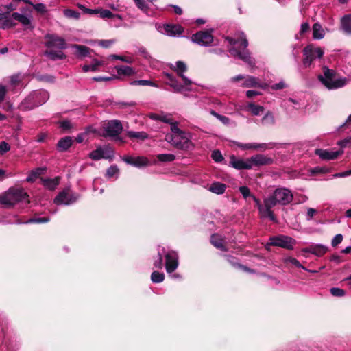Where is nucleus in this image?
I'll list each match as a JSON object with an SVG mask.
<instances>
[{
    "label": "nucleus",
    "instance_id": "nucleus-48",
    "mask_svg": "<svg viewBox=\"0 0 351 351\" xmlns=\"http://www.w3.org/2000/svg\"><path fill=\"white\" fill-rule=\"evenodd\" d=\"M136 7L144 13L147 14L149 5L147 3V0H134Z\"/></svg>",
    "mask_w": 351,
    "mask_h": 351
},
{
    "label": "nucleus",
    "instance_id": "nucleus-8",
    "mask_svg": "<svg viewBox=\"0 0 351 351\" xmlns=\"http://www.w3.org/2000/svg\"><path fill=\"white\" fill-rule=\"evenodd\" d=\"M230 81L232 83L242 81L241 86L243 88H261L266 89L268 86L267 84L261 82L258 78L252 75L239 74L231 77Z\"/></svg>",
    "mask_w": 351,
    "mask_h": 351
},
{
    "label": "nucleus",
    "instance_id": "nucleus-30",
    "mask_svg": "<svg viewBox=\"0 0 351 351\" xmlns=\"http://www.w3.org/2000/svg\"><path fill=\"white\" fill-rule=\"evenodd\" d=\"M341 29L346 34H351V14L344 15L341 18Z\"/></svg>",
    "mask_w": 351,
    "mask_h": 351
},
{
    "label": "nucleus",
    "instance_id": "nucleus-37",
    "mask_svg": "<svg viewBox=\"0 0 351 351\" xmlns=\"http://www.w3.org/2000/svg\"><path fill=\"white\" fill-rule=\"evenodd\" d=\"M115 69L119 75L131 76L135 73V71L128 66H116Z\"/></svg>",
    "mask_w": 351,
    "mask_h": 351
},
{
    "label": "nucleus",
    "instance_id": "nucleus-21",
    "mask_svg": "<svg viewBox=\"0 0 351 351\" xmlns=\"http://www.w3.org/2000/svg\"><path fill=\"white\" fill-rule=\"evenodd\" d=\"M230 165L238 170L251 169L252 165H250L249 158L246 160L237 158L235 156L232 155L230 158Z\"/></svg>",
    "mask_w": 351,
    "mask_h": 351
},
{
    "label": "nucleus",
    "instance_id": "nucleus-58",
    "mask_svg": "<svg viewBox=\"0 0 351 351\" xmlns=\"http://www.w3.org/2000/svg\"><path fill=\"white\" fill-rule=\"evenodd\" d=\"M211 158L213 160H215L217 162H219L223 160V157L219 150H214L212 152Z\"/></svg>",
    "mask_w": 351,
    "mask_h": 351
},
{
    "label": "nucleus",
    "instance_id": "nucleus-33",
    "mask_svg": "<svg viewBox=\"0 0 351 351\" xmlns=\"http://www.w3.org/2000/svg\"><path fill=\"white\" fill-rule=\"evenodd\" d=\"M73 49H75V54L78 58H84L90 56V49L84 45H73Z\"/></svg>",
    "mask_w": 351,
    "mask_h": 351
},
{
    "label": "nucleus",
    "instance_id": "nucleus-41",
    "mask_svg": "<svg viewBox=\"0 0 351 351\" xmlns=\"http://www.w3.org/2000/svg\"><path fill=\"white\" fill-rule=\"evenodd\" d=\"M99 16L101 19H112V18H117L119 19L120 21L123 20V17L120 14H114L111 11L108 10H104V9H99Z\"/></svg>",
    "mask_w": 351,
    "mask_h": 351
},
{
    "label": "nucleus",
    "instance_id": "nucleus-19",
    "mask_svg": "<svg viewBox=\"0 0 351 351\" xmlns=\"http://www.w3.org/2000/svg\"><path fill=\"white\" fill-rule=\"evenodd\" d=\"M343 150H329V149H317L315 152V154L319 156V157L325 160H331L336 159L339 156L343 154Z\"/></svg>",
    "mask_w": 351,
    "mask_h": 351
},
{
    "label": "nucleus",
    "instance_id": "nucleus-45",
    "mask_svg": "<svg viewBox=\"0 0 351 351\" xmlns=\"http://www.w3.org/2000/svg\"><path fill=\"white\" fill-rule=\"evenodd\" d=\"M148 160L143 156H137L134 158L133 166L136 167H145L148 165Z\"/></svg>",
    "mask_w": 351,
    "mask_h": 351
},
{
    "label": "nucleus",
    "instance_id": "nucleus-62",
    "mask_svg": "<svg viewBox=\"0 0 351 351\" xmlns=\"http://www.w3.org/2000/svg\"><path fill=\"white\" fill-rule=\"evenodd\" d=\"M337 144L342 148L351 146V136L339 141Z\"/></svg>",
    "mask_w": 351,
    "mask_h": 351
},
{
    "label": "nucleus",
    "instance_id": "nucleus-59",
    "mask_svg": "<svg viewBox=\"0 0 351 351\" xmlns=\"http://www.w3.org/2000/svg\"><path fill=\"white\" fill-rule=\"evenodd\" d=\"M239 192L242 194L243 198L246 199L248 197H252L250 189L245 186H242L239 188Z\"/></svg>",
    "mask_w": 351,
    "mask_h": 351
},
{
    "label": "nucleus",
    "instance_id": "nucleus-14",
    "mask_svg": "<svg viewBox=\"0 0 351 351\" xmlns=\"http://www.w3.org/2000/svg\"><path fill=\"white\" fill-rule=\"evenodd\" d=\"M252 197L258 209L261 217L269 218L272 221H276V217L273 211L270 209V207H268L267 205V197L264 199L263 204H262L260 200L255 196L252 195Z\"/></svg>",
    "mask_w": 351,
    "mask_h": 351
},
{
    "label": "nucleus",
    "instance_id": "nucleus-64",
    "mask_svg": "<svg viewBox=\"0 0 351 351\" xmlns=\"http://www.w3.org/2000/svg\"><path fill=\"white\" fill-rule=\"evenodd\" d=\"M35 10L40 13H45L47 12L46 6L43 3L32 4Z\"/></svg>",
    "mask_w": 351,
    "mask_h": 351
},
{
    "label": "nucleus",
    "instance_id": "nucleus-43",
    "mask_svg": "<svg viewBox=\"0 0 351 351\" xmlns=\"http://www.w3.org/2000/svg\"><path fill=\"white\" fill-rule=\"evenodd\" d=\"M160 121L169 124L171 127H172V125H178L177 121H173L171 114L164 112H161Z\"/></svg>",
    "mask_w": 351,
    "mask_h": 351
},
{
    "label": "nucleus",
    "instance_id": "nucleus-12",
    "mask_svg": "<svg viewBox=\"0 0 351 351\" xmlns=\"http://www.w3.org/2000/svg\"><path fill=\"white\" fill-rule=\"evenodd\" d=\"M79 198V194L71 193L70 189L66 188L56 195L53 202L56 205H70L75 203Z\"/></svg>",
    "mask_w": 351,
    "mask_h": 351
},
{
    "label": "nucleus",
    "instance_id": "nucleus-6",
    "mask_svg": "<svg viewBox=\"0 0 351 351\" xmlns=\"http://www.w3.org/2000/svg\"><path fill=\"white\" fill-rule=\"evenodd\" d=\"M293 199V195L291 190L285 187H278L272 194L267 197V205L270 209L276 205L286 206Z\"/></svg>",
    "mask_w": 351,
    "mask_h": 351
},
{
    "label": "nucleus",
    "instance_id": "nucleus-56",
    "mask_svg": "<svg viewBox=\"0 0 351 351\" xmlns=\"http://www.w3.org/2000/svg\"><path fill=\"white\" fill-rule=\"evenodd\" d=\"M330 293L333 296L336 297H342L344 296L346 294V292L343 289L338 288V287H332L330 289Z\"/></svg>",
    "mask_w": 351,
    "mask_h": 351
},
{
    "label": "nucleus",
    "instance_id": "nucleus-23",
    "mask_svg": "<svg viewBox=\"0 0 351 351\" xmlns=\"http://www.w3.org/2000/svg\"><path fill=\"white\" fill-rule=\"evenodd\" d=\"M165 34L169 36H180L183 32V28L179 25L167 24L164 26Z\"/></svg>",
    "mask_w": 351,
    "mask_h": 351
},
{
    "label": "nucleus",
    "instance_id": "nucleus-25",
    "mask_svg": "<svg viewBox=\"0 0 351 351\" xmlns=\"http://www.w3.org/2000/svg\"><path fill=\"white\" fill-rule=\"evenodd\" d=\"M10 18H12L13 22H14V21H17L25 27H28L31 25V16L14 12L10 14Z\"/></svg>",
    "mask_w": 351,
    "mask_h": 351
},
{
    "label": "nucleus",
    "instance_id": "nucleus-53",
    "mask_svg": "<svg viewBox=\"0 0 351 351\" xmlns=\"http://www.w3.org/2000/svg\"><path fill=\"white\" fill-rule=\"evenodd\" d=\"M109 58L112 59V60H121L122 62H124L126 63H130V64L133 62V59L130 57H126V56H119V55H115V54L110 55L109 56Z\"/></svg>",
    "mask_w": 351,
    "mask_h": 351
},
{
    "label": "nucleus",
    "instance_id": "nucleus-1",
    "mask_svg": "<svg viewBox=\"0 0 351 351\" xmlns=\"http://www.w3.org/2000/svg\"><path fill=\"white\" fill-rule=\"evenodd\" d=\"M226 39L232 45L229 49V52L232 56L237 57L251 67L255 66V60L251 57L249 51L247 49L248 45L247 40L243 33L238 39L231 37H226Z\"/></svg>",
    "mask_w": 351,
    "mask_h": 351
},
{
    "label": "nucleus",
    "instance_id": "nucleus-7",
    "mask_svg": "<svg viewBox=\"0 0 351 351\" xmlns=\"http://www.w3.org/2000/svg\"><path fill=\"white\" fill-rule=\"evenodd\" d=\"M319 80L328 89L341 88L346 84V78H336L335 71L327 67H324L323 75H319Z\"/></svg>",
    "mask_w": 351,
    "mask_h": 351
},
{
    "label": "nucleus",
    "instance_id": "nucleus-15",
    "mask_svg": "<svg viewBox=\"0 0 351 351\" xmlns=\"http://www.w3.org/2000/svg\"><path fill=\"white\" fill-rule=\"evenodd\" d=\"M114 152L109 147H98L89 154V157L94 160H99L101 158L112 159Z\"/></svg>",
    "mask_w": 351,
    "mask_h": 351
},
{
    "label": "nucleus",
    "instance_id": "nucleus-29",
    "mask_svg": "<svg viewBox=\"0 0 351 351\" xmlns=\"http://www.w3.org/2000/svg\"><path fill=\"white\" fill-rule=\"evenodd\" d=\"M9 89L14 91L16 89H21L23 87L21 77L20 75H14L10 77V83L8 85Z\"/></svg>",
    "mask_w": 351,
    "mask_h": 351
},
{
    "label": "nucleus",
    "instance_id": "nucleus-11",
    "mask_svg": "<svg viewBox=\"0 0 351 351\" xmlns=\"http://www.w3.org/2000/svg\"><path fill=\"white\" fill-rule=\"evenodd\" d=\"M295 243V241L293 238L285 235H279L270 237L266 248L268 249L269 246H277L287 250H293Z\"/></svg>",
    "mask_w": 351,
    "mask_h": 351
},
{
    "label": "nucleus",
    "instance_id": "nucleus-38",
    "mask_svg": "<svg viewBox=\"0 0 351 351\" xmlns=\"http://www.w3.org/2000/svg\"><path fill=\"white\" fill-rule=\"evenodd\" d=\"M45 54L52 60H62L65 58V55L60 49L58 51L52 49L47 50Z\"/></svg>",
    "mask_w": 351,
    "mask_h": 351
},
{
    "label": "nucleus",
    "instance_id": "nucleus-36",
    "mask_svg": "<svg viewBox=\"0 0 351 351\" xmlns=\"http://www.w3.org/2000/svg\"><path fill=\"white\" fill-rule=\"evenodd\" d=\"M210 243L217 249L222 251L226 250L223 239L218 234H215L211 236Z\"/></svg>",
    "mask_w": 351,
    "mask_h": 351
},
{
    "label": "nucleus",
    "instance_id": "nucleus-9",
    "mask_svg": "<svg viewBox=\"0 0 351 351\" xmlns=\"http://www.w3.org/2000/svg\"><path fill=\"white\" fill-rule=\"evenodd\" d=\"M323 55L324 51L322 48L307 45L303 49V66L306 68L311 66L315 60L321 59Z\"/></svg>",
    "mask_w": 351,
    "mask_h": 351
},
{
    "label": "nucleus",
    "instance_id": "nucleus-3",
    "mask_svg": "<svg viewBox=\"0 0 351 351\" xmlns=\"http://www.w3.org/2000/svg\"><path fill=\"white\" fill-rule=\"evenodd\" d=\"M29 195L21 188H11L5 193L0 195V204L4 208H11L19 202L28 204Z\"/></svg>",
    "mask_w": 351,
    "mask_h": 351
},
{
    "label": "nucleus",
    "instance_id": "nucleus-47",
    "mask_svg": "<svg viewBox=\"0 0 351 351\" xmlns=\"http://www.w3.org/2000/svg\"><path fill=\"white\" fill-rule=\"evenodd\" d=\"M165 279V274L158 271H154L151 275V280L154 283L162 282Z\"/></svg>",
    "mask_w": 351,
    "mask_h": 351
},
{
    "label": "nucleus",
    "instance_id": "nucleus-27",
    "mask_svg": "<svg viewBox=\"0 0 351 351\" xmlns=\"http://www.w3.org/2000/svg\"><path fill=\"white\" fill-rule=\"evenodd\" d=\"M165 75L169 80L168 84L174 89L175 92L181 93L184 90H189L187 88H185L184 85L179 84L171 74L166 73Z\"/></svg>",
    "mask_w": 351,
    "mask_h": 351
},
{
    "label": "nucleus",
    "instance_id": "nucleus-17",
    "mask_svg": "<svg viewBox=\"0 0 351 351\" xmlns=\"http://www.w3.org/2000/svg\"><path fill=\"white\" fill-rule=\"evenodd\" d=\"M8 91H11V90L8 86L0 85V108L5 111L11 112L13 110L14 106L13 104L6 98Z\"/></svg>",
    "mask_w": 351,
    "mask_h": 351
},
{
    "label": "nucleus",
    "instance_id": "nucleus-52",
    "mask_svg": "<svg viewBox=\"0 0 351 351\" xmlns=\"http://www.w3.org/2000/svg\"><path fill=\"white\" fill-rule=\"evenodd\" d=\"M64 14L69 19H78L80 18V13L71 9H66L64 10Z\"/></svg>",
    "mask_w": 351,
    "mask_h": 351
},
{
    "label": "nucleus",
    "instance_id": "nucleus-24",
    "mask_svg": "<svg viewBox=\"0 0 351 351\" xmlns=\"http://www.w3.org/2000/svg\"><path fill=\"white\" fill-rule=\"evenodd\" d=\"M16 23L12 21L10 14L0 12V29H5L14 26Z\"/></svg>",
    "mask_w": 351,
    "mask_h": 351
},
{
    "label": "nucleus",
    "instance_id": "nucleus-60",
    "mask_svg": "<svg viewBox=\"0 0 351 351\" xmlns=\"http://www.w3.org/2000/svg\"><path fill=\"white\" fill-rule=\"evenodd\" d=\"M343 241V235L341 234H336L332 239L331 245L332 247H336L340 244Z\"/></svg>",
    "mask_w": 351,
    "mask_h": 351
},
{
    "label": "nucleus",
    "instance_id": "nucleus-18",
    "mask_svg": "<svg viewBox=\"0 0 351 351\" xmlns=\"http://www.w3.org/2000/svg\"><path fill=\"white\" fill-rule=\"evenodd\" d=\"M171 69L176 71L178 75L182 79L184 86H187L191 84L192 82L184 75L187 69L186 64L182 61H177L176 64H171Z\"/></svg>",
    "mask_w": 351,
    "mask_h": 351
},
{
    "label": "nucleus",
    "instance_id": "nucleus-2",
    "mask_svg": "<svg viewBox=\"0 0 351 351\" xmlns=\"http://www.w3.org/2000/svg\"><path fill=\"white\" fill-rule=\"evenodd\" d=\"M165 258V267L168 274H172L177 269L179 265L178 254L175 251L166 252L165 247L158 246V256L154 261V266L156 269H162L163 267L162 258Z\"/></svg>",
    "mask_w": 351,
    "mask_h": 351
},
{
    "label": "nucleus",
    "instance_id": "nucleus-49",
    "mask_svg": "<svg viewBox=\"0 0 351 351\" xmlns=\"http://www.w3.org/2000/svg\"><path fill=\"white\" fill-rule=\"evenodd\" d=\"M158 160L161 162H171L176 158V156L172 154H160L157 156Z\"/></svg>",
    "mask_w": 351,
    "mask_h": 351
},
{
    "label": "nucleus",
    "instance_id": "nucleus-51",
    "mask_svg": "<svg viewBox=\"0 0 351 351\" xmlns=\"http://www.w3.org/2000/svg\"><path fill=\"white\" fill-rule=\"evenodd\" d=\"M50 221L49 217H33L27 220L26 223H47Z\"/></svg>",
    "mask_w": 351,
    "mask_h": 351
},
{
    "label": "nucleus",
    "instance_id": "nucleus-20",
    "mask_svg": "<svg viewBox=\"0 0 351 351\" xmlns=\"http://www.w3.org/2000/svg\"><path fill=\"white\" fill-rule=\"evenodd\" d=\"M250 165L253 167H259L270 165L273 162V159L262 154H256L249 158Z\"/></svg>",
    "mask_w": 351,
    "mask_h": 351
},
{
    "label": "nucleus",
    "instance_id": "nucleus-54",
    "mask_svg": "<svg viewBox=\"0 0 351 351\" xmlns=\"http://www.w3.org/2000/svg\"><path fill=\"white\" fill-rule=\"evenodd\" d=\"M119 173V168L117 165L110 166L106 171V177L111 178Z\"/></svg>",
    "mask_w": 351,
    "mask_h": 351
},
{
    "label": "nucleus",
    "instance_id": "nucleus-44",
    "mask_svg": "<svg viewBox=\"0 0 351 351\" xmlns=\"http://www.w3.org/2000/svg\"><path fill=\"white\" fill-rule=\"evenodd\" d=\"M227 261L231 264L234 267H237V268H240L241 269H243V271H247V272H250V273H254V271L244 265H242L241 264H239L236 262L235 261V258H233V257H231V256H228L227 257Z\"/></svg>",
    "mask_w": 351,
    "mask_h": 351
},
{
    "label": "nucleus",
    "instance_id": "nucleus-28",
    "mask_svg": "<svg viewBox=\"0 0 351 351\" xmlns=\"http://www.w3.org/2000/svg\"><path fill=\"white\" fill-rule=\"evenodd\" d=\"M277 145L276 143L270 142V143H250V149L264 152L267 149H273Z\"/></svg>",
    "mask_w": 351,
    "mask_h": 351
},
{
    "label": "nucleus",
    "instance_id": "nucleus-13",
    "mask_svg": "<svg viewBox=\"0 0 351 351\" xmlns=\"http://www.w3.org/2000/svg\"><path fill=\"white\" fill-rule=\"evenodd\" d=\"M212 32L213 29L197 32L192 35L191 40L200 46H210L213 42Z\"/></svg>",
    "mask_w": 351,
    "mask_h": 351
},
{
    "label": "nucleus",
    "instance_id": "nucleus-50",
    "mask_svg": "<svg viewBox=\"0 0 351 351\" xmlns=\"http://www.w3.org/2000/svg\"><path fill=\"white\" fill-rule=\"evenodd\" d=\"M132 85H139V86H154L157 87L158 86L153 82L151 80H135L131 82Z\"/></svg>",
    "mask_w": 351,
    "mask_h": 351
},
{
    "label": "nucleus",
    "instance_id": "nucleus-63",
    "mask_svg": "<svg viewBox=\"0 0 351 351\" xmlns=\"http://www.w3.org/2000/svg\"><path fill=\"white\" fill-rule=\"evenodd\" d=\"M10 149L9 144L5 141H2L0 143V154L3 155L7 152H8Z\"/></svg>",
    "mask_w": 351,
    "mask_h": 351
},
{
    "label": "nucleus",
    "instance_id": "nucleus-40",
    "mask_svg": "<svg viewBox=\"0 0 351 351\" xmlns=\"http://www.w3.org/2000/svg\"><path fill=\"white\" fill-rule=\"evenodd\" d=\"M246 108L250 110L254 116H258L264 112V107L260 105H256L254 103L250 102L247 104Z\"/></svg>",
    "mask_w": 351,
    "mask_h": 351
},
{
    "label": "nucleus",
    "instance_id": "nucleus-57",
    "mask_svg": "<svg viewBox=\"0 0 351 351\" xmlns=\"http://www.w3.org/2000/svg\"><path fill=\"white\" fill-rule=\"evenodd\" d=\"M98 45L104 48H108L112 44L115 43V40L110 39V40H98Z\"/></svg>",
    "mask_w": 351,
    "mask_h": 351
},
{
    "label": "nucleus",
    "instance_id": "nucleus-55",
    "mask_svg": "<svg viewBox=\"0 0 351 351\" xmlns=\"http://www.w3.org/2000/svg\"><path fill=\"white\" fill-rule=\"evenodd\" d=\"M285 263H290L298 268H302L304 270H306V268L301 265V263L295 258L287 257L285 259Z\"/></svg>",
    "mask_w": 351,
    "mask_h": 351
},
{
    "label": "nucleus",
    "instance_id": "nucleus-5",
    "mask_svg": "<svg viewBox=\"0 0 351 351\" xmlns=\"http://www.w3.org/2000/svg\"><path fill=\"white\" fill-rule=\"evenodd\" d=\"M49 97L47 91L37 90L31 93L19 106V109L22 111H28L45 104Z\"/></svg>",
    "mask_w": 351,
    "mask_h": 351
},
{
    "label": "nucleus",
    "instance_id": "nucleus-46",
    "mask_svg": "<svg viewBox=\"0 0 351 351\" xmlns=\"http://www.w3.org/2000/svg\"><path fill=\"white\" fill-rule=\"evenodd\" d=\"M274 122V117L273 114L270 112H267L261 119V123L263 125H273Z\"/></svg>",
    "mask_w": 351,
    "mask_h": 351
},
{
    "label": "nucleus",
    "instance_id": "nucleus-32",
    "mask_svg": "<svg viewBox=\"0 0 351 351\" xmlns=\"http://www.w3.org/2000/svg\"><path fill=\"white\" fill-rule=\"evenodd\" d=\"M43 185L50 191H53L60 184V178H43L42 179Z\"/></svg>",
    "mask_w": 351,
    "mask_h": 351
},
{
    "label": "nucleus",
    "instance_id": "nucleus-16",
    "mask_svg": "<svg viewBox=\"0 0 351 351\" xmlns=\"http://www.w3.org/2000/svg\"><path fill=\"white\" fill-rule=\"evenodd\" d=\"M45 39V46L47 48L55 47L62 50L66 47L64 39L56 34H47Z\"/></svg>",
    "mask_w": 351,
    "mask_h": 351
},
{
    "label": "nucleus",
    "instance_id": "nucleus-10",
    "mask_svg": "<svg viewBox=\"0 0 351 351\" xmlns=\"http://www.w3.org/2000/svg\"><path fill=\"white\" fill-rule=\"evenodd\" d=\"M104 136L117 137L116 140L123 143L122 138L118 137L119 134L123 130V125L119 120H111L105 123L103 125Z\"/></svg>",
    "mask_w": 351,
    "mask_h": 351
},
{
    "label": "nucleus",
    "instance_id": "nucleus-34",
    "mask_svg": "<svg viewBox=\"0 0 351 351\" xmlns=\"http://www.w3.org/2000/svg\"><path fill=\"white\" fill-rule=\"evenodd\" d=\"M105 64L104 61H99L97 60H93L91 64H84L82 66V71L84 73H87L89 71H97L99 70V66Z\"/></svg>",
    "mask_w": 351,
    "mask_h": 351
},
{
    "label": "nucleus",
    "instance_id": "nucleus-22",
    "mask_svg": "<svg viewBox=\"0 0 351 351\" xmlns=\"http://www.w3.org/2000/svg\"><path fill=\"white\" fill-rule=\"evenodd\" d=\"M328 251V247L322 244H312L308 247L303 248L302 252L311 253L317 256H322Z\"/></svg>",
    "mask_w": 351,
    "mask_h": 351
},
{
    "label": "nucleus",
    "instance_id": "nucleus-42",
    "mask_svg": "<svg viewBox=\"0 0 351 351\" xmlns=\"http://www.w3.org/2000/svg\"><path fill=\"white\" fill-rule=\"evenodd\" d=\"M126 134L130 138H136L142 141L148 138L147 134L145 132L128 131Z\"/></svg>",
    "mask_w": 351,
    "mask_h": 351
},
{
    "label": "nucleus",
    "instance_id": "nucleus-61",
    "mask_svg": "<svg viewBox=\"0 0 351 351\" xmlns=\"http://www.w3.org/2000/svg\"><path fill=\"white\" fill-rule=\"evenodd\" d=\"M117 105L119 108L121 109H127L132 107H134L136 105V103L134 101H130V102H119L117 103Z\"/></svg>",
    "mask_w": 351,
    "mask_h": 351
},
{
    "label": "nucleus",
    "instance_id": "nucleus-4",
    "mask_svg": "<svg viewBox=\"0 0 351 351\" xmlns=\"http://www.w3.org/2000/svg\"><path fill=\"white\" fill-rule=\"evenodd\" d=\"M171 133L167 134L165 140L173 147L181 149H189L191 145L190 135L189 133L180 130L178 125H172Z\"/></svg>",
    "mask_w": 351,
    "mask_h": 351
},
{
    "label": "nucleus",
    "instance_id": "nucleus-31",
    "mask_svg": "<svg viewBox=\"0 0 351 351\" xmlns=\"http://www.w3.org/2000/svg\"><path fill=\"white\" fill-rule=\"evenodd\" d=\"M227 189V186L219 182H213L208 188V190L215 194L221 195L223 194Z\"/></svg>",
    "mask_w": 351,
    "mask_h": 351
},
{
    "label": "nucleus",
    "instance_id": "nucleus-35",
    "mask_svg": "<svg viewBox=\"0 0 351 351\" xmlns=\"http://www.w3.org/2000/svg\"><path fill=\"white\" fill-rule=\"evenodd\" d=\"M45 171V168H36L32 170L27 177L26 178V181L28 182H33L36 180L37 178H38L40 175L43 174Z\"/></svg>",
    "mask_w": 351,
    "mask_h": 351
},
{
    "label": "nucleus",
    "instance_id": "nucleus-39",
    "mask_svg": "<svg viewBox=\"0 0 351 351\" xmlns=\"http://www.w3.org/2000/svg\"><path fill=\"white\" fill-rule=\"evenodd\" d=\"M325 32L322 25L316 23L313 25V38L314 39H322L324 37Z\"/></svg>",
    "mask_w": 351,
    "mask_h": 351
},
{
    "label": "nucleus",
    "instance_id": "nucleus-26",
    "mask_svg": "<svg viewBox=\"0 0 351 351\" xmlns=\"http://www.w3.org/2000/svg\"><path fill=\"white\" fill-rule=\"evenodd\" d=\"M72 138L70 136H65L60 138L57 143V149L58 152H63L68 150L72 145Z\"/></svg>",
    "mask_w": 351,
    "mask_h": 351
}]
</instances>
